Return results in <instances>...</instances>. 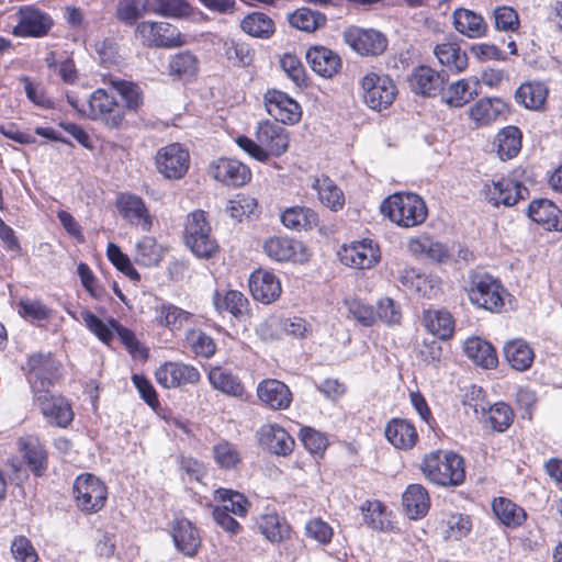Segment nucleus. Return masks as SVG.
Listing matches in <instances>:
<instances>
[{
  "label": "nucleus",
  "mask_w": 562,
  "mask_h": 562,
  "mask_svg": "<svg viewBox=\"0 0 562 562\" xmlns=\"http://www.w3.org/2000/svg\"><path fill=\"white\" fill-rule=\"evenodd\" d=\"M236 144L250 157L258 161H267L271 156L279 157L288 150L289 133L278 123L263 121L256 127V140L238 136Z\"/></svg>",
  "instance_id": "nucleus-1"
},
{
  "label": "nucleus",
  "mask_w": 562,
  "mask_h": 562,
  "mask_svg": "<svg viewBox=\"0 0 562 562\" xmlns=\"http://www.w3.org/2000/svg\"><path fill=\"white\" fill-rule=\"evenodd\" d=\"M420 469L428 481L439 486H458L465 479L463 458L451 451H431L424 457Z\"/></svg>",
  "instance_id": "nucleus-2"
},
{
  "label": "nucleus",
  "mask_w": 562,
  "mask_h": 562,
  "mask_svg": "<svg viewBox=\"0 0 562 562\" xmlns=\"http://www.w3.org/2000/svg\"><path fill=\"white\" fill-rule=\"evenodd\" d=\"M380 210L392 223L404 228L419 226L428 216L425 201L415 193L391 194L381 203Z\"/></svg>",
  "instance_id": "nucleus-3"
},
{
  "label": "nucleus",
  "mask_w": 562,
  "mask_h": 562,
  "mask_svg": "<svg viewBox=\"0 0 562 562\" xmlns=\"http://www.w3.org/2000/svg\"><path fill=\"white\" fill-rule=\"evenodd\" d=\"M472 304L491 312H499L504 307L505 290L501 282L486 273L470 276L465 288Z\"/></svg>",
  "instance_id": "nucleus-4"
},
{
  "label": "nucleus",
  "mask_w": 562,
  "mask_h": 562,
  "mask_svg": "<svg viewBox=\"0 0 562 562\" xmlns=\"http://www.w3.org/2000/svg\"><path fill=\"white\" fill-rule=\"evenodd\" d=\"M360 95L363 103L373 111L387 109L395 100L397 90L386 75L369 72L360 81Z\"/></svg>",
  "instance_id": "nucleus-5"
},
{
  "label": "nucleus",
  "mask_w": 562,
  "mask_h": 562,
  "mask_svg": "<svg viewBox=\"0 0 562 562\" xmlns=\"http://www.w3.org/2000/svg\"><path fill=\"white\" fill-rule=\"evenodd\" d=\"M482 395V389L472 385L470 393L464 395L463 405L472 408L473 413L477 417H480V415L482 417H486L485 422L490 425L492 430L498 432L505 431L509 428L514 419V412L512 407L504 402H498L486 408L482 403H480Z\"/></svg>",
  "instance_id": "nucleus-6"
},
{
  "label": "nucleus",
  "mask_w": 562,
  "mask_h": 562,
  "mask_svg": "<svg viewBox=\"0 0 562 562\" xmlns=\"http://www.w3.org/2000/svg\"><path fill=\"white\" fill-rule=\"evenodd\" d=\"M72 494L77 507L87 514L102 509L108 498L105 485L90 473L81 474L75 480Z\"/></svg>",
  "instance_id": "nucleus-7"
},
{
  "label": "nucleus",
  "mask_w": 562,
  "mask_h": 562,
  "mask_svg": "<svg viewBox=\"0 0 562 562\" xmlns=\"http://www.w3.org/2000/svg\"><path fill=\"white\" fill-rule=\"evenodd\" d=\"M27 380L33 394L47 391L60 376V364L50 353H33L26 363Z\"/></svg>",
  "instance_id": "nucleus-8"
},
{
  "label": "nucleus",
  "mask_w": 562,
  "mask_h": 562,
  "mask_svg": "<svg viewBox=\"0 0 562 562\" xmlns=\"http://www.w3.org/2000/svg\"><path fill=\"white\" fill-rule=\"evenodd\" d=\"M158 171L170 180H179L184 177L190 167V154L179 143H172L161 147L155 157Z\"/></svg>",
  "instance_id": "nucleus-9"
},
{
  "label": "nucleus",
  "mask_w": 562,
  "mask_h": 562,
  "mask_svg": "<svg viewBox=\"0 0 562 562\" xmlns=\"http://www.w3.org/2000/svg\"><path fill=\"white\" fill-rule=\"evenodd\" d=\"M34 403L46 420L57 427H67L74 419V412L69 402L47 391L33 394Z\"/></svg>",
  "instance_id": "nucleus-10"
},
{
  "label": "nucleus",
  "mask_w": 562,
  "mask_h": 562,
  "mask_svg": "<svg viewBox=\"0 0 562 562\" xmlns=\"http://www.w3.org/2000/svg\"><path fill=\"white\" fill-rule=\"evenodd\" d=\"M485 199L494 206H513L529 195V190L519 181L502 178L484 186Z\"/></svg>",
  "instance_id": "nucleus-11"
},
{
  "label": "nucleus",
  "mask_w": 562,
  "mask_h": 562,
  "mask_svg": "<svg viewBox=\"0 0 562 562\" xmlns=\"http://www.w3.org/2000/svg\"><path fill=\"white\" fill-rule=\"evenodd\" d=\"M19 15L20 21L13 29V34L19 37H43L54 24L48 13L33 7L21 8Z\"/></svg>",
  "instance_id": "nucleus-12"
},
{
  "label": "nucleus",
  "mask_w": 562,
  "mask_h": 562,
  "mask_svg": "<svg viewBox=\"0 0 562 562\" xmlns=\"http://www.w3.org/2000/svg\"><path fill=\"white\" fill-rule=\"evenodd\" d=\"M155 378L162 387L172 389L186 384H195L200 381L201 374L191 364L166 362L156 370Z\"/></svg>",
  "instance_id": "nucleus-13"
},
{
  "label": "nucleus",
  "mask_w": 562,
  "mask_h": 562,
  "mask_svg": "<svg viewBox=\"0 0 562 562\" xmlns=\"http://www.w3.org/2000/svg\"><path fill=\"white\" fill-rule=\"evenodd\" d=\"M267 112L282 123L294 124L300 121L302 110L300 104L286 93L279 90H268L265 94Z\"/></svg>",
  "instance_id": "nucleus-14"
},
{
  "label": "nucleus",
  "mask_w": 562,
  "mask_h": 562,
  "mask_svg": "<svg viewBox=\"0 0 562 562\" xmlns=\"http://www.w3.org/2000/svg\"><path fill=\"white\" fill-rule=\"evenodd\" d=\"M88 116L92 120H102L110 127H116L123 121L117 102L103 89H98L91 94Z\"/></svg>",
  "instance_id": "nucleus-15"
},
{
  "label": "nucleus",
  "mask_w": 562,
  "mask_h": 562,
  "mask_svg": "<svg viewBox=\"0 0 562 562\" xmlns=\"http://www.w3.org/2000/svg\"><path fill=\"white\" fill-rule=\"evenodd\" d=\"M346 43L360 55H379L387 45L385 36L375 30L350 27L344 33Z\"/></svg>",
  "instance_id": "nucleus-16"
},
{
  "label": "nucleus",
  "mask_w": 562,
  "mask_h": 562,
  "mask_svg": "<svg viewBox=\"0 0 562 562\" xmlns=\"http://www.w3.org/2000/svg\"><path fill=\"white\" fill-rule=\"evenodd\" d=\"M209 175L226 186L240 187L250 180L247 166L235 159L218 158L210 164Z\"/></svg>",
  "instance_id": "nucleus-17"
},
{
  "label": "nucleus",
  "mask_w": 562,
  "mask_h": 562,
  "mask_svg": "<svg viewBox=\"0 0 562 562\" xmlns=\"http://www.w3.org/2000/svg\"><path fill=\"white\" fill-rule=\"evenodd\" d=\"M340 261L357 269H370L380 260V249L371 239L355 241L339 252Z\"/></svg>",
  "instance_id": "nucleus-18"
},
{
  "label": "nucleus",
  "mask_w": 562,
  "mask_h": 562,
  "mask_svg": "<svg viewBox=\"0 0 562 562\" xmlns=\"http://www.w3.org/2000/svg\"><path fill=\"white\" fill-rule=\"evenodd\" d=\"M116 207L130 224L139 226L143 231L150 229L151 216L140 196L128 192L120 193L116 199Z\"/></svg>",
  "instance_id": "nucleus-19"
},
{
  "label": "nucleus",
  "mask_w": 562,
  "mask_h": 562,
  "mask_svg": "<svg viewBox=\"0 0 562 562\" xmlns=\"http://www.w3.org/2000/svg\"><path fill=\"white\" fill-rule=\"evenodd\" d=\"M257 436L260 445L277 456L290 454L295 446V441L290 434L277 424L262 425Z\"/></svg>",
  "instance_id": "nucleus-20"
},
{
  "label": "nucleus",
  "mask_w": 562,
  "mask_h": 562,
  "mask_svg": "<svg viewBox=\"0 0 562 562\" xmlns=\"http://www.w3.org/2000/svg\"><path fill=\"white\" fill-rule=\"evenodd\" d=\"M249 289L252 297L263 304L274 302L282 291L277 276L262 269L256 270L250 274Z\"/></svg>",
  "instance_id": "nucleus-21"
},
{
  "label": "nucleus",
  "mask_w": 562,
  "mask_h": 562,
  "mask_svg": "<svg viewBox=\"0 0 562 562\" xmlns=\"http://www.w3.org/2000/svg\"><path fill=\"white\" fill-rule=\"evenodd\" d=\"M258 400L274 411L286 409L292 403L289 386L276 379H266L257 385Z\"/></svg>",
  "instance_id": "nucleus-22"
},
{
  "label": "nucleus",
  "mask_w": 562,
  "mask_h": 562,
  "mask_svg": "<svg viewBox=\"0 0 562 562\" xmlns=\"http://www.w3.org/2000/svg\"><path fill=\"white\" fill-rule=\"evenodd\" d=\"M443 77L429 66H418L408 77L411 90L418 95L435 97L443 89Z\"/></svg>",
  "instance_id": "nucleus-23"
},
{
  "label": "nucleus",
  "mask_w": 562,
  "mask_h": 562,
  "mask_svg": "<svg viewBox=\"0 0 562 562\" xmlns=\"http://www.w3.org/2000/svg\"><path fill=\"white\" fill-rule=\"evenodd\" d=\"M171 537L178 551L188 557H194L201 546L199 530L186 518L172 522Z\"/></svg>",
  "instance_id": "nucleus-24"
},
{
  "label": "nucleus",
  "mask_w": 562,
  "mask_h": 562,
  "mask_svg": "<svg viewBox=\"0 0 562 562\" xmlns=\"http://www.w3.org/2000/svg\"><path fill=\"white\" fill-rule=\"evenodd\" d=\"M306 60L311 68L324 78H331L341 67L340 57L324 46L310 48L306 52Z\"/></svg>",
  "instance_id": "nucleus-25"
},
{
  "label": "nucleus",
  "mask_w": 562,
  "mask_h": 562,
  "mask_svg": "<svg viewBox=\"0 0 562 562\" xmlns=\"http://www.w3.org/2000/svg\"><path fill=\"white\" fill-rule=\"evenodd\" d=\"M155 323L159 327L171 331L181 330L193 323V314L171 303H161L155 306Z\"/></svg>",
  "instance_id": "nucleus-26"
},
{
  "label": "nucleus",
  "mask_w": 562,
  "mask_h": 562,
  "mask_svg": "<svg viewBox=\"0 0 562 562\" xmlns=\"http://www.w3.org/2000/svg\"><path fill=\"white\" fill-rule=\"evenodd\" d=\"M19 448L30 470L41 476L47 469V453L38 438L26 436L19 439Z\"/></svg>",
  "instance_id": "nucleus-27"
},
{
  "label": "nucleus",
  "mask_w": 562,
  "mask_h": 562,
  "mask_svg": "<svg viewBox=\"0 0 562 562\" xmlns=\"http://www.w3.org/2000/svg\"><path fill=\"white\" fill-rule=\"evenodd\" d=\"M386 439L397 449H412L418 439L415 426L405 419L394 418L385 427Z\"/></svg>",
  "instance_id": "nucleus-28"
},
{
  "label": "nucleus",
  "mask_w": 562,
  "mask_h": 562,
  "mask_svg": "<svg viewBox=\"0 0 562 562\" xmlns=\"http://www.w3.org/2000/svg\"><path fill=\"white\" fill-rule=\"evenodd\" d=\"M207 378L213 389L225 395L241 397L245 393L240 379L227 368L221 366L211 368Z\"/></svg>",
  "instance_id": "nucleus-29"
},
{
  "label": "nucleus",
  "mask_w": 562,
  "mask_h": 562,
  "mask_svg": "<svg viewBox=\"0 0 562 562\" xmlns=\"http://www.w3.org/2000/svg\"><path fill=\"white\" fill-rule=\"evenodd\" d=\"M477 86L476 78L457 80L442 93V101L450 108H462L477 95Z\"/></svg>",
  "instance_id": "nucleus-30"
},
{
  "label": "nucleus",
  "mask_w": 562,
  "mask_h": 562,
  "mask_svg": "<svg viewBox=\"0 0 562 562\" xmlns=\"http://www.w3.org/2000/svg\"><path fill=\"white\" fill-rule=\"evenodd\" d=\"M463 351L475 364L485 369H492L498 362L494 347L480 337L468 338L463 344Z\"/></svg>",
  "instance_id": "nucleus-31"
},
{
  "label": "nucleus",
  "mask_w": 562,
  "mask_h": 562,
  "mask_svg": "<svg viewBox=\"0 0 562 562\" xmlns=\"http://www.w3.org/2000/svg\"><path fill=\"white\" fill-rule=\"evenodd\" d=\"M312 188L316 191L322 204L331 211L342 209L345 195L340 188L327 176L312 178Z\"/></svg>",
  "instance_id": "nucleus-32"
},
{
  "label": "nucleus",
  "mask_w": 562,
  "mask_h": 562,
  "mask_svg": "<svg viewBox=\"0 0 562 562\" xmlns=\"http://www.w3.org/2000/svg\"><path fill=\"white\" fill-rule=\"evenodd\" d=\"M528 216L548 231L560 229L561 211L547 199L532 201L528 207Z\"/></svg>",
  "instance_id": "nucleus-33"
},
{
  "label": "nucleus",
  "mask_w": 562,
  "mask_h": 562,
  "mask_svg": "<svg viewBox=\"0 0 562 562\" xmlns=\"http://www.w3.org/2000/svg\"><path fill=\"white\" fill-rule=\"evenodd\" d=\"M453 24L459 33L469 38L481 37L487 30V25L480 14L463 8L453 12Z\"/></svg>",
  "instance_id": "nucleus-34"
},
{
  "label": "nucleus",
  "mask_w": 562,
  "mask_h": 562,
  "mask_svg": "<svg viewBox=\"0 0 562 562\" xmlns=\"http://www.w3.org/2000/svg\"><path fill=\"white\" fill-rule=\"evenodd\" d=\"M403 506L412 519L424 517L430 506L427 490L420 484H411L403 494Z\"/></svg>",
  "instance_id": "nucleus-35"
},
{
  "label": "nucleus",
  "mask_w": 562,
  "mask_h": 562,
  "mask_svg": "<svg viewBox=\"0 0 562 562\" xmlns=\"http://www.w3.org/2000/svg\"><path fill=\"white\" fill-rule=\"evenodd\" d=\"M425 328L441 340L449 339L454 330V321L447 311L429 310L423 315Z\"/></svg>",
  "instance_id": "nucleus-36"
},
{
  "label": "nucleus",
  "mask_w": 562,
  "mask_h": 562,
  "mask_svg": "<svg viewBox=\"0 0 562 562\" xmlns=\"http://www.w3.org/2000/svg\"><path fill=\"white\" fill-rule=\"evenodd\" d=\"M548 97V88L540 81H527L521 83L515 92L518 104L529 110H539Z\"/></svg>",
  "instance_id": "nucleus-37"
},
{
  "label": "nucleus",
  "mask_w": 562,
  "mask_h": 562,
  "mask_svg": "<svg viewBox=\"0 0 562 562\" xmlns=\"http://www.w3.org/2000/svg\"><path fill=\"white\" fill-rule=\"evenodd\" d=\"M438 61L454 72H461L468 67V55L457 43H441L434 48Z\"/></svg>",
  "instance_id": "nucleus-38"
},
{
  "label": "nucleus",
  "mask_w": 562,
  "mask_h": 562,
  "mask_svg": "<svg viewBox=\"0 0 562 562\" xmlns=\"http://www.w3.org/2000/svg\"><path fill=\"white\" fill-rule=\"evenodd\" d=\"M213 304L220 313L228 312L234 317H241L247 314L249 302L241 292L229 290L225 293L216 291L213 295Z\"/></svg>",
  "instance_id": "nucleus-39"
},
{
  "label": "nucleus",
  "mask_w": 562,
  "mask_h": 562,
  "mask_svg": "<svg viewBox=\"0 0 562 562\" xmlns=\"http://www.w3.org/2000/svg\"><path fill=\"white\" fill-rule=\"evenodd\" d=\"M503 349L507 362L517 371H526L533 362V350L522 339L507 341Z\"/></svg>",
  "instance_id": "nucleus-40"
},
{
  "label": "nucleus",
  "mask_w": 562,
  "mask_h": 562,
  "mask_svg": "<svg viewBox=\"0 0 562 562\" xmlns=\"http://www.w3.org/2000/svg\"><path fill=\"white\" fill-rule=\"evenodd\" d=\"M281 222L290 229H312L318 224V215L310 207L292 206L283 211Z\"/></svg>",
  "instance_id": "nucleus-41"
},
{
  "label": "nucleus",
  "mask_w": 562,
  "mask_h": 562,
  "mask_svg": "<svg viewBox=\"0 0 562 562\" xmlns=\"http://www.w3.org/2000/svg\"><path fill=\"white\" fill-rule=\"evenodd\" d=\"M521 132L516 126H506L495 137L497 154L502 160L514 158L521 148Z\"/></svg>",
  "instance_id": "nucleus-42"
},
{
  "label": "nucleus",
  "mask_w": 562,
  "mask_h": 562,
  "mask_svg": "<svg viewBox=\"0 0 562 562\" xmlns=\"http://www.w3.org/2000/svg\"><path fill=\"white\" fill-rule=\"evenodd\" d=\"M162 256L164 248L154 237L145 236L135 245L134 260L139 266H158Z\"/></svg>",
  "instance_id": "nucleus-43"
},
{
  "label": "nucleus",
  "mask_w": 562,
  "mask_h": 562,
  "mask_svg": "<svg viewBox=\"0 0 562 562\" xmlns=\"http://www.w3.org/2000/svg\"><path fill=\"white\" fill-rule=\"evenodd\" d=\"M492 508L496 517L510 528L519 527L527 517L524 508L504 497L494 499Z\"/></svg>",
  "instance_id": "nucleus-44"
},
{
  "label": "nucleus",
  "mask_w": 562,
  "mask_h": 562,
  "mask_svg": "<svg viewBox=\"0 0 562 562\" xmlns=\"http://www.w3.org/2000/svg\"><path fill=\"white\" fill-rule=\"evenodd\" d=\"M301 244L286 237H272L265 241L263 250L277 261L296 260V250Z\"/></svg>",
  "instance_id": "nucleus-45"
},
{
  "label": "nucleus",
  "mask_w": 562,
  "mask_h": 562,
  "mask_svg": "<svg viewBox=\"0 0 562 562\" xmlns=\"http://www.w3.org/2000/svg\"><path fill=\"white\" fill-rule=\"evenodd\" d=\"M502 106L498 99H481L469 109V116L477 126H485L498 117Z\"/></svg>",
  "instance_id": "nucleus-46"
},
{
  "label": "nucleus",
  "mask_w": 562,
  "mask_h": 562,
  "mask_svg": "<svg viewBox=\"0 0 562 562\" xmlns=\"http://www.w3.org/2000/svg\"><path fill=\"white\" fill-rule=\"evenodd\" d=\"M288 21L291 26L300 31L312 33L325 25L326 16L318 11H313L308 8H300L288 15Z\"/></svg>",
  "instance_id": "nucleus-47"
},
{
  "label": "nucleus",
  "mask_w": 562,
  "mask_h": 562,
  "mask_svg": "<svg viewBox=\"0 0 562 562\" xmlns=\"http://www.w3.org/2000/svg\"><path fill=\"white\" fill-rule=\"evenodd\" d=\"M240 26L245 33L254 37L260 38H268L274 32L273 21L268 15L261 12H254L251 14H248L241 21Z\"/></svg>",
  "instance_id": "nucleus-48"
},
{
  "label": "nucleus",
  "mask_w": 562,
  "mask_h": 562,
  "mask_svg": "<svg viewBox=\"0 0 562 562\" xmlns=\"http://www.w3.org/2000/svg\"><path fill=\"white\" fill-rule=\"evenodd\" d=\"M362 512L366 524L372 529L387 531L392 528L385 506L380 501H368Z\"/></svg>",
  "instance_id": "nucleus-49"
},
{
  "label": "nucleus",
  "mask_w": 562,
  "mask_h": 562,
  "mask_svg": "<svg viewBox=\"0 0 562 562\" xmlns=\"http://www.w3.org/2000/svg\"><path fill=\"white\" fill-rule=\"evenodd\" d=\"M186 344L194 355L203 358H211L216 351L213 338L200 329L188 330Z\"/></svg>",
  "instance_id": "nucleus-50"
},
{
  "label": "nucleus",
  "mask_w": 562,
  "mask_h": 562,
  "mask_svg": "<svg viewBox=\"0 0 562 562\" xmlns=\"http://www.w3.org/2000/svg\"><path fill=\"white\" fill-rule=\"evenodd\" d=\"M258 528L271 542L282 541L289 533V527L281 524L277 514H267L260 517Z\"/></svg>",
  "instance_id": "nucleus-51"
},
{
  "label": "nucleus",
  "mask_w": 562,
  "mask_h": 562,
  "mask_svg": "<svg viewBox=\"0 0 562 562\" xmlns=\"http://www.w3.org/2000/svg\"><path fill=\"white\" fill-rule=\"evenodd\" d=\"M214 497L227 506L229 514L239 517L246 516L249 502L241 493L227 488H217L214 492Z\"/></svg>",
  "instance_id": "nucleus-52"
},
{
  "label": "nucleus",
  "mask_w": 562,
  "mask_h": 562,
  "mask_svg": "<svg viewBox=\"0 0 562 562\" xmlns=\"http://www.w3.org/2000/svg\"><path fill=\"white\" fill-rule=\"evenodd\" d=\"M211 233V226L204 211L196 210L188 215L184 239L186 244L195 245L196 237Z\"/></svg>",
  "instance_id": "nucleus-53"
},
{
  "label": "nucleus",
  "mask_w": 562,
  "mask_h": 562,
  "mask_svg": "<svg viewBox=\"0 0 562 562\" xmlns=\"http://www.w3.org/2000/svg\"><path fill=\"white\" fill-rule=\"evenodd\" d=\"M106 256L113 266L132 281H139V273L133 267L128 256L125 255L117 245L110 243L106 248Z\"/></svg>",
  "instance_id": "nucleus-54"
},
{
  "label": "nucleus",
  "mask_w": 562,
  "mask_h": 562,
  "mask_svg": "<svg viewBox=\"0 0 562 562\" xmlns=\"http://www.w3.org/2000/svg\"><path fill=\"white\" fill-rule=\"evenodd\" d=\"M149 10L162 16L180 18L190 13L187 0H153Z\"/></svg>",
  "instance_id": "nucleus-55"
},
{
  "label": "nucleus",
  "mask_w": 562,
  "mask_h": 562,
  "mask_svg": "<svg viewBox=\"0 0 562 562\" xmlns=\"http://www.w3.org/2000/svg\"><path fill=\"white\" fill-rule=\"evenodd\" d=\"M223 52L227 60L234 66H247L252 59L248 45L234 40L224 41Z\"/></svg>",
  "instance_id": "nucleus-56"
},
{
  "label": "nucleus",
  "mask_w": 562,
  "mask_h": 562,
  "mask_svg": "<svg viewBox=\"0 0 562 562\" xmlns=\"http://www.w3.org/2000/svg\"><path fill=\"white\" fill-rule=\"evenodd\" d=\"M147 0H119L116 5L117 19L127 25H133L145 11Z\"/></svg>",
  "instance_id": "nucleus-57"
},
{
  "label": "nucleus",
  "mask_w": 562,
  "mask_h": 562,
  "mask_svg": "<svg viewBox=\"0 0 562 562\" xmlns=\"http://www.w3.org/2000/svg\"><path fill=\"white\" fill-rule=\"evenodd\" d=\"M111 86L120 93L128 110H137L143 103L140 88L131 81L112 80Z\"/></svg>",
  "instance_id": "nucleus-58"
},
{
  "label": "nucleus",
  "mask_w": 562,
  "mask_h": 562,
  "mask_svg": "<svg viewBox=\"0 0 562 562\" xmlns=\"http://www.w3.org/2000/svg\"><path fill=\"white\" fill-rule=\"evenodd\" d=\"M216 463L224 469H233L240 462L237 449L228 441L218 442L213 447Z\"/></svg>",
  "instance_id": "nucleus-59"
},
{
  "label": "nucleus",
  "mask_w": 562,
  "mask_h": 562,
  "mask_svg": "<svg viewBox=\"0 0 562 562\" xmlns=\"http://www.w3.org/2000/svg\"><path fill=\"white\" fill-rule=\"evenodd\" d=\"M299 436L304 447L313 454L322 456L328 446L327 437L311 427L301 428Z\"/></svg>",
  "instance_id": "nucleus-60"
},
{
  "label": "nucleus",
  "mask_w": 562,
  "mask_h": 562,
  "mask_svg": "<svg viewBox=\"0 0 562 562\" xmlns=\"http://www.w3.org/2000/svg\"><path fill=\"white\" fill-rule=\"evenodd\" d=\"M169 69L171 74L179 77H190L198 70V61L191 53H180L171 58Z\"/></svg>",
  "instance_id": "nucleus-61"
},
{
  "label": "nucleus",
  "mask_w": 562,
  "mask_h": 562,
  "mask_svg": "<svg viewBox=\"0 0 562 562\" xmlns=\"http://www.w3.org/2000/svg\"><path fill=\"white\" fill-rule=\"evenodd\" d=\"M495 27L504 32H515L519 27V16L512 7L503 5L494 10Z\"/></svg>",
  "instance_id": "nucleus-62"
},
{
  "label": "nucleus",
  "mask_w": 562,
  "mask_h": 562,
  "mask_svg": "<svg viewBox=\"0 0 562 562\" xmlns=\"http://www.w3.org/2000/svg\"><path fill=\"white\" fill-rule=\"evenodd\" d=\"M349 314L362 326H371L376 321L375 311L360 300L345 301Z\"/></svg>",
  "instance_id": "nucleus-63"
},
{
  "label": "nucleus",
  "mask_w": 562,
  "mask_h": 562,
  "mask_svg": "<svg viewBox=\"0 0 562 562\" xmlns=\"http://www.w3.org/2000/svg\"><path fill=\"white\" fill-rule=\"evenodd\" d=\"M11 551L16 562H37L38 555L32 542L23 536L16 537L12 544Z\"/></svg>",
  "instance_id": "nucleus-64"
}]
</instances>
